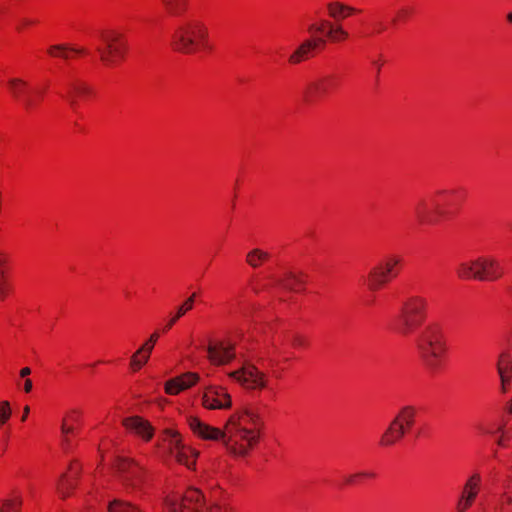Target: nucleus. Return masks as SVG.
<instances>
[{
	"label": "nucleus",
	"mask_w": 512,
	"mask_h": 512,
	"mask_svg": "<svg viewBox=\"0 0 512 512\" xmlns=\"http://www.w3.org/2000/svg\"><path fill=\"white\" fill-rule=\"evenodd\" d=\"M264 422L259 413L237 410L232 413L223 428L224 445L235 457L248 456L259 444Z\"/></svg>",
	"instance_id": "nucleus-1"
},
{
	"label": "nucleus",
	"mask_w": 512,
	"mask_h": 512,
	"mask_svg": "<svg viewBox=\"0 0 512 512\" xmlns=\"http://www.w3.org/2000/svg\"><path fill=\"white\" fill-rule=\"evenodd\" d=\"M500 512H512V494L504 493L499 500Z\"/></svg>",
	"instance_id": "nucleus-39"
},
{
	"label": "nucleus",
	"mask_w": 512,
	"mask_h": 512,
	"mask_svg": "<svg viewBox=\"0 0 512 512\" xmlns=\"http://www.w3.org/2000/svg\"><path fill=\"white\" fill-rule=\"evenodd\" d=\"M419 359L430 374H437L444 370L449 345L443 327L437 323H429L419 334L416 341Z\"/></svg>",
	"instance_id": "nucleus-2"
},
{
	"label": "nucleus",
	"mask_w": 512,
	"mask_h": 512,
	"mask_svg": "<svg viewBox=\"0 0 512 512\" xmlns=\"http://www.w3.org/2000/svg\"><path fill=\"white\" fill-rule=\"evenodd\" d=\"M162 512H233L225 501L205 505L202 492L196 488L187 489L182 497L169 493L163 499Z\"/></svg>",
	"instance_id": "nucleus-6"
},
{
	"label": "nucleus",
	"mask_w": 512,
	"mask_h": 512,
	"mask_svg": "<svg viewBox=\"0 0 512 512\" xmlns=\"http://www.w3.org/2000/svg\"><path fill=\"white\" fill-rule=\"evenodd\" d=\"M510 292H511V294H512V286L510 287Z\"/></svg>",
	"instance_id": "nucleus-61"
},
{
	"label": "nucleus",
	"mask_w": 512,
	"mask_h": 512,
	"mask_svg": "<svg viewBox=\"0 0 512 512\" xmlns=\"http://www.w3.org/2000/svg\"><path fill=\"white\" fill-rule=\"evenodd\" d=\"M272 255L268 250L261 247L250 249L245 255V263L252 269H258L268 263Z\"/></svg>",
	"instance_id": "nucleus-27"
},
{
	"label": "nucleus",
	"mask_w": 512,
	"mask_h": 512,
	"mask_svg": "<svg viewBox=\"0 0 512 512\" xmlns=\"http://www.w3.org/2000/svg\"><path fill=\"white\" fill-rule=\"evenodd\" d=\"M417 411L415 406H403L382 434L379 444L382 447H390L400 442L414 426Z\"/></svg>",
	"instance_id": "nucleus-8"
},
{
	"label": "nucleus",
	"mask_w": 512,
	"mask_h": 512,
	"mask_svg": "<svg viewBox=\"0 0 512 512\" xmlns=\"http://www.w3.org/2000/svg\"><path fill=\"white\" fill-rule=\"evenodd\" d=\"M162 441L169 454L179 464L186 466L188 469L194 468L199 452L185 444L182 435L176 429H165L162 434Z\"/></svg>",
	"instance_id": "nucleus-10"
},
{
	"label": "nucleus",
	"mask_w": 512,
	"mask_h": 512,
	"mask_svg": "<svg viewBox=\"0 0 512 512\" xmlns=\"http://www.w3.org/2000/svg\"><path fill=\"white\" fill-rule=\"evenodd\" d=\"M170 47L183 55L210 54L215 49L208 26L197 18L187 19L174 29Z\"/></svg>",
	"instance_id": "nucleus-4"
},
{
	"label": "nucleus",
	"mask_w": 512,
	"mask_h": 512,
	"mask_svg": "<svg viewBox=\"0 0 512 512\" xmlns=\"http://www.w3.org/2000/svg\"><path fill=\"white\" fill-rule=\"evenodd\" d=\"M8 86L12 96L19 100L27 110L35 106L34 100L26 96L28 92V83L26 81L20 78H12L8 81Z\"/></svg>",
	"instance_id": "nucleus-23"
},
{
	"label": "nucleus",
	"mask_w": 512,
	"mask_h": 512,
	"mask_svg": "<svg viewBox=\"0 0 512 512\" xmlns=\"http://www.w3.org/2000/svg\"><path fill=\"white\" fill-rule=\"evenodd\" d=\"M23 499L20 495L2 501L0 512H21Z\"/></svg>",
	"instance_id": "nucleus-34"
},
{
	"label": "nucleus",
	"mask_w": 512,
	"mask_h": 512,
	"mask_svg": "<svg viewBox=\"0 0 512 512\" xmlns=\"http://www.w3.org/2000/svg\"><path fill=\"white\" fill-rule=\"evenodd\" d=\"M284 286L294 292H300L304 288V280L301 276L291 274L284 283Z\"/></svg>",
	"instance_id": "nucleus-37"
},
{
	"label": "nucleus",
	"mask_w": 512,
	"mask_h": 512,
	"mask_svg": "<svg viewBox=\"0 0 512 512\" xmlns=\"http://www.w3.org/2000/svg\"><path fill=\"white\" fill-rule=\"evenodd\" d=\"M11 416V408L8 401L0 402V425L5 424Z\"/></svg>",
	"instance_id": "nucleus-42"
},
{
	"label": "nucleus",
	"mask_w": 512,
	"mask_h": 512,
	"mask_svg": "<svg viewBox=\"0 0 512 512\" xmlns=\"http://www.w3.org/2000/svg\"><path fill=\"white\" fill-rule=\"evenodd\" d=\"M197 293L193 292L178 308L176 313L178 316L183 317L186 313L191 311L194 307L195 300L197 298Z\"/></svg>",
	"instance_id": "nucleus-38"
},
{
	"label": "nucleus",
	"mask_w": 512,
	"mask_h": 512,
	"mask_svg": "<svg viewBox=\"0 0 512 512\" xmlns=\"http://www.w3.org/2000/svg\"><path fill=\"white\" fill-rule=\"evenodd\" d=\"M19 374H20V377L25 378L31 374V369L29 367H24L20 370Z\"/></svg>",
	"instance_id": "nucleus-50"
},
{
	"label": "nucleus",
	"mask_w": 512,
	"mask_h": 512,
	"mask_svg": "<svg viewBox=\"0 0 512 512\" xmlns=\"http://www.w3.org/2000/svg\"><path fill=\"white\" fill-rule=\"evenodd\" d=\"M293 358V352L288 349L286 340L282 335L274 336L265 346L263 359L272 369L283 370L285 365Z\"/></svg>",
	"instance_id": "nucleus-15"
},
{
	"label": "nucleus",
	"mask_w": 512,
	"mask_h": 512,
	"mask_svg": "<svg viewBox=\"0 0 512 512\" xmlns=\"http://www.w3.org/2000/svg\"><path fill=\"white\" fill-rule=\"evenodd\" d=\"M61 432H62L63 435H69V434H72L74 432V428L67 424L66 419H64L63 422H62Z\"/></svg>",
	"instance_id": "nucleus-44"
},
{
	"label": "nucleus",
	"mask_w": 512,
	"mask_h": 512,
	"mask_svg": "<svg viewBox=\"0 0 512 512\" xmlns=\"http://www.w3.org/2000/svg\"><path fill=\"white\" fill-rule=\"evenodd\" d=\"M164 10L173 17L185 15L190 8V0H160Z\"/></svg>",
	"instance_id": "nucleus-28"
},
{
	"label": "nucleus",
	"mask_w": 512,
	"mask_h": 512,
	"mask_svg": "<svg viewBox=\"0 0 512 512\" xmlns=\"http://www.w3.org/2000/svg\"><path fill=\"white\" fill-rule=\"evenodd\" d=\"M482 489V476L478 472L471 474L460 489L455 503L456 512H467L476 503Z\"/></svg>",
	"instance_id": "nucleus-16"
},
{
	"label": "nucleus",
	"mask_w": 512,
	"mask_h": 512,
	"mask_svg": "<svg viewBox=\"0 0 512 512\" xmlns=\"http://www.w3.org/2000/svg\"><path fill=\"white\" fill-rule=\"evenodd\" d=\"M500 380L499 391L506 394L512 387V375H498Z\"/></svg>",
	"instance_id": "nucleus-41"
},
{
	"label": "nucleus",
	"mask_w": 512,
	"mask_h": 512,
	"mask_svg": "<svg viewBox=\"0 0 512 512\" xmlns=\"http://www.w3.org/2000/svg\"><path fill=\"white\" fill-rule=\"evenodd\" d=\"M376 477V473L373 471H361L354 474H350L344 478V483L346 485H357L362 483L366 479H374Z\"/></svg>",
	"instance_id": "nucleus-33"
},
{
	"label": "nucleus",
	"mask_w": 512,
	"mask_h": 512,
	"mask_svg": "<svg viewBox=\"0 0 512 512\" xmlns=\"http://www.w3.org/2000/svg\"><path fill=\"white\" fill-rule=\"evenodd\" d=\"M130 512H143L138 506L132 505L130 503Z\"/></svg>",
	"instance_id": "nucleus-54"
},
{
	"label": "nucleus",
	"mask_w": 512,
	"mask_h": 512,
	"mask_svg": "<svg viewBox=\"0 0 512 512\" xmlns=\"http://www.w3.org/2000/svg\"><path fill=\"white\" fill-rule=\"evenodd\" d=\"M456 275L461 280L494 282L503 277L504 268L495 256L481 255L459 263Z\"/></svg>",
	"instance_id": "nucleus-7"
},
{
	"label": "nucleus",
	"mask_w": 512,
	"mask_h": 512,
	"mask_svg": "<svg viewBox=\"0 0 512 512\" xmlns=\"http://www.w3.org/2000/svg\"><path fill=\"white\" fill-rule=\"evenodd\" d=\"M325 45L323 38H309L304 40L288 57V63L291 65L300 64L311 57L314 51L319 47Z\"/></svg>",
	"instance_id": "nucleus-22"
},
{
	"label": "nucleus",
	"mask_w": 512,
	"mask_h": 512,
	"mask_svg": "<svg viewBox=\"0 0 512 512\" xmlns=\"http://www.w3.org/2000/svg\"><path fill=\"white\" fill-rule=\"evenodd\" d=\"M200 403L205 410H229L232 408V396L228 389L218 384L203 386L200 392Z\"/></svg>",
	"instance_id": "nucleus-14"
},
{
	"label": "nucleus",
	"mask_w": 512,
	"mask_h": 512,
	"mask_svg": "<svg viewBox=\"0 0 512 512\" xmlns=\"http://www.w3.org/2000/svg\"><path fill=\"white\" fill-rule=\"evenodd\" d=\"M349 39V33L344 29L341 24L332 22L330 30L328 31V36L326 37L325 43H342Z\"/></svg>",
	"instance_id": "nucleus-31"
},
{
	"label": "nucleus",
	"mask_w": 512,
	"mask_h": 512,
	"mask_svg": "<svg viewBox=\"0 0 512 512\" xmlns=\"http://www.w3.org/2000/svg\"><path fill=\"white\" fill-rule=\"evenodd\" d=\"M384 64L385 60L382 57H379L378 59L373 61V66L376 68L378 73L380 72Z\"/></svg>",
	"instance_id": "nucleus-47"
},
{
	"label": "nucleus",
	"mask_w": 512,
	"mask_h": 512,
	"mask_svg": "<svg viewBox=\"0 0 512 512\" xmlns=\"http://www.w3.org/2000/svg\"><path fill=\"white\" fill-rule=\"evenodd\" d=\"M429 315V300L420 294L405 297L399 308L393 328L402 336H409L421 328Z\"/></svg>",
	"instance_id": "nucleus-5"
},
{
	"label": "nucleus",
	"mask_w": 512,
	"mask_h": 512,
	"mask_svg": "<svg viewBox=\"0 0 512 512\" xmlns=\"http://www.w3.org/2000/svg\"><path fill=\"white\" fill-rule=\"evenodd\" d=\"M409 16V10L407 8H401L397 11L394 21H402Z\"/></svg>",
	"instance_id": "nucleus-43"
},
{
	"label": "nucleus",
	"mask_w": 512,
	"mask_h": 512,
	"mask_svg": "<svg viewBox=\"0 0 512 512\" xmlns=\"http://www.w3.org/2000/svg\"><path fill=\"white\" fill-rule=\"evenodd\" d=\"M67 420H70L71 422H75V423H78L79 420H80V414L78 411L76 410H73L69 413V415L67 416Z\"/></svg>",
	"instance_id": "nucleus-46"
},
{
	"label": "nucleus",
	"mask_w": 512,
	"mask_h": 512,
	"mask_svg": "<svg viewBox=\"0 0 512 512\" xmlns=\"http://www.w3.org/2000/svg\"><path fill=\"white\" fill-rule=\"evenodd\" d=\"M100 38L104 44L103 47H97L100 59L109 67H115L119 60L124 58L125 39L123 35L116 32L101 33Z\"/></svg>",
	"instance_id": "nucleus-13"
},
{
	"label": "nucleus",
	"mask_w": 512,
	"mask_h": 512,
	"mask_svg": "<svg viewBox=\"0 0 512 512\" xmlns=\"http://www.w3.org/2000/svg\"><path fill=\"white\" fill-rule=\"evenodd\" d=\"M29 411H30L29 406H25V407H24V411H23V416H22V418H21V420H22V421H25V420H26V418H27V416H28V414H29Z\"/></svg>",
	"instance_id": "nucleus-53"
},
{
	"label": "nucleus",
	"mask_w": 512,
	"mask_h": 512,
	"mask_svg": "<svg viewBox=\"0 0 512 512\" xmlns=\"http://www.w3.org/2000/svg\"><path fill=\"white\" fill-rule=\"evenodd\" d=\"M92 94V88L82 81H74L68 85L66 98L70 106L76 110L78 107V97H86Z\"/></svg>",
	"instance_id": "nucleus-24"
},
{
	"label": "nucleus",
	"mask_w": 512,
	"mask_h": 512,
	"mask_svg": "<svg viewBox=\"0 0 512 512\" xmlns=\"http://www.w3.org/2000/svg\"><path fill=\"white\" fill-rule=\"evenodd\" d=\"M130 488L137 487L144 479V471L130 460Z\"/></svg>",
	"instance_id": "nucleus-36"
},
{
	"label": "nucleus",
	"mask_w": 512,
	"mask_h": 512,
	"mask_svg": "<svg viewBox=\"0 0 512 512\" xmlns=\"http://www.w3.org/2000/svg\"><path fill=\"white\" fill-rule=\"evenodd\" d=\"M48 53L53 57L68 60L70 59L71 53L82 54L85 53V49L73 47L68 44H57L50 46Z\"/></svg>",
	"instance_id": "nucleus-29"
},
{
	"label": "nucleus",
	"mask_w": 512,
	"mask_h": 512,
	"mask_svg": "<svg viewBox=\"0 0 512 512\" xmlns=\"http://www.w3.org/2000/svg\"><path fill=\"white\" fill-rule=\"evenodd\" d=\"M326 7L329 17L336 21L346 19L360 12L359 9L346 5L339 1H331L327 4Z\"/></svg>",
	"instance_id": "nucleus-26"
},
{
	"label": "nucleus",
	"mask_w": 512,
	"mask_h": 512,
	"mask_svg": "<svg viewBox=\"0 0 512 512\" xmlns=\"http://www.w3.org/2000/svg\"><path fill=\"white\" fill-rule=\"evenodd\" d=\"M496 369L498 375H512V355L509 351L499 354Z\"/></svg>",
	"instance_id": "nucleus-32"
},
{
	"label": "nucleus",
	"mask_w": 512,
	"mask_h": 512,
	"mask_svg": "<svg viewBox=\"0 0 512 512\" xmlns=\"http://www.w3.org/2000/svg\"><path fill=\"white\" fill-rule=\"evenodd\" d=\"M227 375L249 391H263L269 388V376L251 363H244L239 369L233 370Z\"/></svg>",
	"instance_id": "nucleus-12"
},
{
	"label": "nucleus",
	"mask_w": 512,
	"mask_h": 512,
	"mask_svg": "<svg viewBox=\"0 0 512 512\" xmlns=\"http://www.w3.org/2000/svg\"><path fill=\"white\" fill-rule=\"evenodd\" d=\"M32 387H33L32 381H31L30 379H28V378H27V379H25V381H24V387H23L24 391H25L26 393H29V392H31Z\"/></svg>",
	"instance_id": "nucleus-48"
},
{
	"label": "nucleus",
	"mask_w": 512,
	"mask_h": 512,
	"mask_svg": "<svg viewBox=\"0 0 512 512\" xmlns=\"http://www.w3.org/2000/svg\"><path fill=\"white\" fill-rule=\"evenodd\" d=\"M461 193L456 188L438 189L430 196L418 199L413 207L416 222L421 226H435L451 218Z\"/></svg>",
	"instance_id": "nucleus-3"
},
{
	"label": "nucleus",
	"mask_w": 512,
	"mask_h": 512,
	"mask_svg": "<svg viewBox=\"0 0 512 512\" xmlns=\"http://www.w3.org/2000/svg\"><path fill=\"white\" fill-rule=\"evenodd\" d=\"M127 504L121 499H113L108 504V512H127Z\"/></svg>",
	"instance_id": "nucleus-40"
},
{
	"label": "nucleus",
	"mask_w": 512,
	"mask_h": 512,
	"mask_svg": "<svg viewBox=\"0 0 512 512\" xmlns=\"http://www.w3.org/2000/svg\"><path fill=\"white\" fill-rule=\"evenodd\" d=\"M63 446H64V449L67 451L71 447V442H70L68 435H63Z\"/></svg>",
	"instance_id": "nucleus-49"
},
{
	"label": "nucleus",
	"mask_w": 512,
	"mask_h": 512,
	"mask_svg": "<svg viewBox=\"0 0 512 512\" xmlns=\"http://www.w3.org/2000/svg\"><path fill=\"white\" fill-rule=\"evenodd\" d=\"M123 424H124V425H127V420H126V419H125V420H123Z\"/></svg>",
	"instance_id": "nucleus-60"
},
{
	"label": "nucleus",
	"mask_w": 512,
	"mask_h": 512,
	"mask_svg": "<svg viewBox=\"0 0 512 512\" xmlns=\"http://www.w3.org/2000/svg\"><path fill=\"white\" fill-rule=\"evenodd\" d=\"M401 262V256L391 254L373 266L366 278L368 290L372 292L379 291L397 278L400 272Z\"/></svg>",
	"instance_id": "nucleus-9"
},
{
	"label": "nucleus",
	"mask_w": 512,
	"mask_h": 512,
	"mask_svg": "<svg viewBox=\"0 0 512 512\" xmlns=\"http://www.w3.org/2000/svg\"><path fill=\"white\" fill-rule=\"evenodd\" d=\"M81 474L82 465L78 460H73L68 467V472L62 473L57 482L56 489L62 499H66L72 494V491L77 487Z\"/></svg>",
	"instance_id": "nucleus-17"
},
{
	"label": "nucleus",
	"mask_w": 512,
	"mask_h": 512,
	"mask_svg": "<svg viewBox=\"0 0 512 512\" xmlns=\"http://www.w3.org/2000/svg\"><path fill=\"white\" fill-rule=\"evenodd\" d=\"M4 263V260L0 258V265Z\"/></svg>",
	"instance_id": "nucleus-59"
},
{
	"label": "nucleus",
	"mask_w": 512,
	"mask_h": 512,
	"mask_svg": "<svg viewBox=\"0 0 512 512\" xmlns=\"http://www.w3.org/2000/svg\"><path fill=\"white\" fill-rule=\"evenodd\" d=\"M172 327H173L172 323L168 321V322L164 325V327H163V332H167V331H169Z\"/></svg>",
	"instance_id": "nucleus-55"
},
{
	"label": "nucleus",
	"mask_w": 512,
	"mask_h": 512,
	"mask_svg": "<svg viewBox=\"0 0 512 512\" xmlns=\"http://www.w3.org/2000/svg\"><path fill=\"white\" fill-rule=\"evenodd\" d=\"M4 275V272L0 269V278H2ZM7 292V285L6 283L0 279V298H3L6 295Z\"/></svg>",
	"instance_id": "nucleus-45"
},
{
	"label": "nucleus",
	"mask_w": 512,
	"mask_h": 512,
	"mask_svg": "<svg viewBox=\"0 0 512 512\" xmlns=\"http://www.w3.org/2000/svg\"><path fill=\"white\" fill-rule=\"evenodd\" d=\"M298 344H299V343H298V341H297V340H295V341H294V343H293V345H295V346H296V345H298Z\"/></svg>",
	"instance_id": "nucleus-58"
},
{
	"label": "nucleus",
	"mask_w": 512,
	"mask_h": 512,
	"mask_svg": "<svg viewBox=\"0 0 512 512\" xmlns=\"http://www.w3.org/2000/svg\"><path fill=\"white\" fill-rule=\"evenodd\" d=\"M208 359L213 365H225L235 358L234 346L226 341L210 342L207 348Z\"/></svg>",
	"instance_id": "nucleus-20"
},
{
	"label": "nucleus",
	"mask_w": 512,
	"mask_h": 512,
	"mask_svg": "<svg viewBox=\"0 0 512 512\" xmlns=\"http://www.w3.org/2000/svg\"><path fill=\"white\" fill-rule=\"evenodd\" d=\"M507 341H508V344L512 347V331L510 332Z\"/></svg>",
	"instance_id": "nucleus-56"
},
{
	"label": "nucleus",
	"mask_w": 512,
	"mask_h": 512,
	"mask_svg": "<svg viewBox=\"0 0 512 512\" xmlns=\"http://www.w3.org/2000/svg\"><path fill=\"white\" fill-rule=\"evenodd\" d=\"M160 334L153 332L150 337L130 356V372L140 371L148 362Z\"/></svg>",
	"instance_id": "nucleus-19"
},
{
	"label": "nucleus",
	"mask_w": 512,
	"mask_h": 512,
	"mask_svg": "<svg viewBox=\"0 0 512 512\" xmlns=\"http://www.w3.org/2000/svg\"><path fill=\"white\" fill-rule=\"evenodd\" d=\"M331 24H332V21H329L327 19H322L316 23H312L308 27V31L310 33L319 34L320 35L319 38L326 39V37L328 36V31L330 30Z\"/></svg>",
	"instance_id": "nucleus-35"
},
{
	"label": "nucleus",
	"mask_w": 512,
	"mask_h": 512,
	"mask_svg": "<svg viewBox=\"0 0 512 512\" xmlns=\"http://www.w3.org/2000/svg\"><path fill=\"white\" fill-rule=\"evenodd\" d=\"M479 430L482 434L498 435L496 442L497 445L500 447L507 446L512 436L511 429L506 428L505 425H500L496 430H489L485 428L483 425H481L479 427Z\"/></svg>",
	"instance_id": "nucleus-30"
},
{
	"label": "nucleus",
	"mask_w": 512,
	"mask_h": 512,
	"mask_svg": "<svg viewBox=\"0 0 512 512\" xmlns=\"http://www.w3.org/2000/svg\"><path fill=\"white\" fill-rule=\"evenodd\" d=\"M504 409L508 414L512 415V397L505 403Z\"/></svg>",
	"instance_id": "nucleus-51"
},
{
	"label": "nucleus",
	"mask_w": 512,
	"mask_h": 512,
	"mask_svg": "<svg viewBox=\"0 0 512 512\" xmlns=\"http://www.w3.org/2000/svg\"><path fill=\"white\" fill-rule=\"evenodd\" d=\"M340 77L329 73L309 82L305 87L302 100L307 106H314L338 90Z\"/></svg>",
	"instance_id": "nucleus-11"
},
{
	"label": "nucleus",
	"mask_w": 512,
	"mask_h": 512,
	"mask_svg": "<svg viewBox=\"0 0 512 512\" xmlns=\"http://www.w3.org/2000/svg\"><path fill=\"white\" fill-rule=\"evenodd\" d=\"M200 381V375L196 372H185L167 380L164 391L168 395H178L182 391L192 388Z\"/></svg>",
	"instance_id": "nucleus-21"
},
{
	"label": "nucleus",
	"mask_w": 512,
	"mask_h": 512,
	"mask_svg": "<svg viewBox=\"0 0 512 512\" xmlns=\"http://www.w3.org/2000/svg\"><path fill=\"white\" fill-rule=\"evenodd\" d=\"M507 20L509 23L512 24V12H510L508 15H507Z\"/></svg>",
	"instance_id": "nucleus-57"
},
{
	"label": "nucleus",
	"mask_w": 512,
	"mask_h": 512,
	"mask_svg": "<svg viewBox=\"0 0 512 512\" xmlns=\"http://www.w3.org/2000/svg\"><path fill=\"white\" fill-rule=\"evenodd\" d=\"M187 422L196 437L206 441H224L225 433H223V429L209 425L197 416H189Z\"/></svg>",
	"instance_id": "nucleus-18"
},
{
	"label": "nucleus",
	"mask_w": 512,
	"mask_h": 512,
	"mask_svg": "<svg viewBox=\"0 0 512 512\" xmlns=\"http://www.w3.org/2000/svg\"><path fill=\"white\" fill-rule=\"evenodd\" d=\"M181 317L178 316V314L175 312L171 317L170 319L168 320L169 322L172 323V325L174 326L175 323L180 319Z\"/></svg>",
	"instance_id": "nucleus-52"
},
{
	"label": "nucleus",
	"mask_w": 512,
	"mask_h": 512,
	"mask_svg": "<svg viewBox=\"0 0 512 512\" xmlns=\"http://www.w3.org/2000/svg\"><path fill=\"white\" fill-rule=\"evenodd\" d=\"M130 432L140 437L143 441L148 442L154 435V428L142 417H130Z\"/></svg>",
	"instance_id": "nucleus-25"
}]
</instances>
